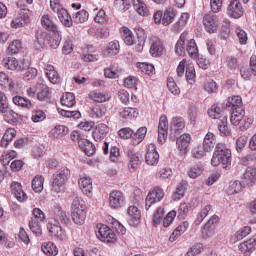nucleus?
Here are the masks:
<instances>
[{
	"instance_id": "nucleus-1",
	"label": "nucleus",
	"mask_w": 256,
	"mask_h": 256,
	"mask_svg": "<svg viewBox=\"0 0 256 256\" xmlns=\"http://www.w3.org/2000/svg\"><path fill=\"white\" fill-rule=\"evenodd\" d=\"M72 220L76 225H83L87 219V205L77 194H73V201L71 204Z\"/></svg>"
},
{
	"instance_id": "nucleus-2",
	"label": "nucleus",
	"mask_w": 256,
	"mask_h": 256,
	"mask_svg": "<svg viewBox=\"0 0 256 256\" xmlns=\"http://www.w3.org/2000/svg\"><path fill=\"white\" fill-rule=\"evenodd\" d=\"M213 167L222 165L223 169H227L231 165V150L227 149L225 144H218L211 159Z\"/></svg>"
},
{
	"instance_id": "nucleus-3",
	"label": "nucleus",
	"mask_w": 256,
	"mask_h": 256,
	"mask_svg": "<svg viewBox=\"0 0 256 256\" xmlns=\"http://www.w3.org/2000/svg\"><path fill=\"white\" fill-rule=\"evenodd\" d=\"M71 177V170L67 167H62L52 175V191L61 193L63 187L67 185V181Z\"/></svg>"
},
{
	"instance_id": "nucleus-4",
	"label": "nucleus",
	"mask_w": 256,
	"mask_h": 256,
	"mask_svg": "<svg viewBox=\"0 0 256 256\" xmlns=\"http://www.w3.org/2000/svg\"><path fill=\"white\" fill-rule=\"evenodd\" d=\"M230 122L232 125H235L236 127L237 125H239V123H241L239 129L242 131H247V129H249V127H251V125L253 124V118L245 117L244 108H237L232 110Z\"/></svg>"
},
{
	"instance_id": "nucleus-5",
	"label": "nucleus",
	"mask_w": 256,
	"mask_h": 256,
	"mask_svg": "<svg viewBox=\"0 0 256 256\" xmlns=\"http://www.w3.org/2000/svg\"><path fill=\"white\" fill-rule=\"evenodd\" d=\"M96 236L104 243H115L117 241V234L111 230L107 225L100 224L97 226Z\"/></svg>"
},
{
	"instance_id": "nucleus-6",
	"label": "nucleus",
	"mask_w": 256,
	"mask_h": 256,
	"mask_svg": "<svg viewBox=\"0 0 256 256\" xmlns=\"http://www.w3.org/2000/svg\"><path fill=\"white\" fill-rule=\"evenodd\" d=\"M214 12H209L203 16V25L207 33H217L219 31V17Z\"/></svg>"
},
{
	"instance_id": "nucleus-7",
	"label": "nucleus",
	"mask_w": 256,
	"mask_h": 256,
	"mask_svg": "<svg viewBox=\"0 0 256 256\" xmlns=\"http://www.w3.org/2000/svg\"><path fill=\"white\" fill-rule=\"evenodd\" d=\"M165 197V191L161 187H155L151 190L146 197V206L145 209L149 211L151 205H155V203H159Z\"/></svg>"
},
{
	"instance_id": "nucleus-8",
	"label": "nucleus",
	"mask_w": 256,
	"mask_h": 256,
	"mask_svg": "<svg viewBox=\"0 0 256 256\" xmlns=\"http://www.w3.org/2000/svg\"><path fill=\"white\" fill-rule=\"evenodd\" d=\"M29 23H31V11L22 9L19 12V17L12 20L11 27L13 29H21V27H27Z\"/></svg>"
},
{
	"instance_id": "nucleus-9",
	"label": "nucleus",
	"mask_w": 256,
	"mask_h": 256,
	"mask_svg": "<svg viewBox=\"0 0 256 256\" xmlns=\"http://www.w3.org/2000/svg\"><path fill=\"white\" fill-rule=\"evenodd\" d=\"M169 131V121L167 120V116L162 115L159 119L158 124V143L163 145L167 142V135Z\"/></svg>"
},
{
	"instance_id": "nucleus-10",
	"label": "nucleus",
	"mask_w": 256,
	"mask_h": 256,
	"mask_svg": "<svg viewBox=\"0 0 256 256\" xmlns=\"http://www.w3.org/2000/svg\"><path fill=\"white\" fill-rule=\"evenodd\" d=\"M125 203V196L121 191H112L109 196V207L119 209Z\"/></svg>"
},
{
	"instance_id": "nucleus-11",
	"label": "nucleus",
	"mask_w": 256,
	"mask_h": 256,
	"mask_svg": "<svg viewBox=\"0 0 256 256\" xmlns=\"http://www.w3.org/2000/svg\"><path fill=\"white\" fill-rule=\"evenodd\" d=\"M150 44V55L152 57H161L163 55V43L155 36H151L149 39Z\"/></svg>"
},
{
	"instance_id": "nucleus-12",
	"label": "nucleus",
	"mask_w": 256,
	"mask_h": 256,
	"mask_svg": "<svg viewBox=\"0 0 256 256\" xmlns=\"http://www.w3.org/2000/svg\"><path fill=\"white\" fill-rule=\"evenodd\" d=\"M228 15L233 19H239V17L243 16V6L241 5V1L239 0H230V4L228 6Z\"/></svg>"
},
{
	"instance_id": "nucleus-13",
	"label": "nucleus",
	"mask_w": 256,
	"mask_h": 256,
	"mask_svg": "<svg viewBox=\"0 0 256 256\" xmlns=\"http://www.w3.org/2000/svg\"><path fill=\"white\" fill-rule=\"evenodd\" d=\"M147 165H157L159 163V153L155 144H149L145 156Z\"/></svg>"
},
{
	"instance_id": "nucleus-14",
	"label": "nucleus",
	"mask_w": 256,
	"mask_h": 256,
	"mask_svg": "<svg viewBox=\"0 0 256 256\" xmlns=\"http://www.w3.org/2000/svg\"><path fill=\"white\" fill-rule=\"evenodd\" d=\"M47 229L53 237H58V239H65V233L61 226H59V221L55 219H50L47 225Z\"/></svg>"
},
{
	"instance_id": "nucleus-15",
	"label": "nucleus",
	"mask_w": 256,
	"mask_h": 256,
	"mask_svg": "<svg viewBox=\"0 0 256 256\" xmlns=\"http://www.w3.org/2000/svg\"><path fill=\"white\" fill-rule=\"evenodd\" d=\"M2 65L10 71H25V68L21 66L19 60L15 57L8 56L3 58Z\"/></svg>"
},
{
	"instance_id": "nucleus-16",
	"label": "nucleus",
	"mask_w": 256,
	"mask_h": 256,
	"mask_svg": "<svg viewBox=\"0 0 256 256\" xmlns=\"http://www.w3.org/2000/svg\"><path fill=\"white\" fill-rule=\"evenodd\" d=\"M255 247H256V239L255 238H250L238 245L239 251L244 256H251L253 251H255Z\"/></svg>"
},
{
	"instance_id": "nucleus-17",
	"label": "nucleus",
	"mask_w": 256,
	"mask_h": 256,
	"mask_svg": "<svg viewBox=\"0 0 256 256\" xmlns=\"http://www.w3.org/2000/svg\"><path fill=\"white\" fill-rule=\"evenodd\" d=\"M189 145H191V135L189 134H182L176 140V146L180 151L181 155H185L187 153V149H189Z\"/></svg>"
},
{
	"instance_id": "nucleus-18",
	"label": "nucleus",
	"mask_w": 256,
	"mask_h": 256,
	"mask_svg": "<svg viewBox=\"0 0 256 256\" xmlns=\"http://www.w3.org/2000/svg\"><path fill=\"white\" fill-rule=\"evenodd\" d=\"M78 185L84 195H91V193H93V180H91V177H81L78 181Z\"/></svg>"
},
{
	"instance_id": "nucleus-19",
	"label": "nucleus",
	"mask_w": 256,
	"mask_h": 256,
	"mask_svg": "<svg viewBox=\"0 0 256 256\" xmlns=\"http://www.w3.org/2000/svg\"><path fill=\"white\" fill-rule=\"evenodd\" d=\"M128 215H129V223L132 227H137L141 221V211L137 206L131 205L128 208Z\"/></svg>"
},
{
	"instance_id": "nucleus-20",
	"label": "nucleus",
	"mask_w": 256,
	"mask_h": 256,
	"mask_svg": "<svg viewBox=\"0 0 256 256\" xmlns=\"http://www.w3.org/2000/svg\"><path fill=\"white\" fill-rule=\"evenodd\" d=\"M243 181L248 187H253L256 185V168L250 166L246 169L243 175Z\"/></svg>"
},
{
	"instance_id": "nucleus-21",
	"label": "nucleus",
	"mask_w": 256,
	"mask_h": 256,
	"mask_svg": "<svg viewBox=\"0 0 256 256\" xmlns=\"http://www.w3.org/2000/svg\"><path fill=\"white\" fill-rule=\"evenodd\" d=\"M107 133H109V126H107V124L100 123L96 126L95 131L92 133V137L97 142L103 141Z\"/></svg>"
},
{
	"instance_id": "nucleus-22",
	"label": "nucleus",
	"mask_w": 256,
	"mask_h": 256,
	"mask_svg": "<svg viewBox=\"0 0 256 256\" xmlns=\"http://www.w3.org/2000/svg\"><path fill=\"white\" fill-rule=\"evenodd\" d=\"M62 39H63V37L61 36V31H59V28H56V30L50 31L48 43L52 49H57V47H59V45H61Z\"/></svg>"
},
{
	"instance_id": "nucleus-23",
	"label": "nucleus",
	"mask_w": 256,
	"mask_h": 256,
	"mask_svg": "<svg viewBox=\"0 0 256 256\" xmlns=\"http://www.w3.org/2000/svg\"><path fill=\"white\" fill-rule=\"evenodd\" d=\"M251 233V227L245 226L239 229L236 233H234L230 238V243L232 245H235V243H238V241H242V239H245L247 235Z\"/></svg>"
},
{
	"instance_id": "nucleus-24",
	"label": "nucleus",
	"mask_w": 256,
	"mask_h": 256,
	"mask_svg": "<svg viewBox=\"0 0 256 256\" xmlns=\"http://www.w3.org/2000/svg\"><path fill=\"white\" fill-rule=\"evenodd\" d=\"M128 158V169L131 173H135V171H137L141 165V160H139V156H137V154H135V152L132 150L128 151Z\"/></svg>"
},
{
	"instance_id": "nucleus-25",
	"label": "nucleus",
	"mask_w": 256,
	"mask_h": 256,
	"mask_svg": "<svg viewBox=\"0 0 256 256\" xmlns=\"http://www.w3.org/2000/svg\"><path fill=\"white\" fill-rule=\"evenodd\" d=\"M132 5H133V9L141 17L149 16V8H147V4H145L143 0H132Z\"/></svg>"
},
{
	"instance_id": "nucleus-26",
	"label": "nucleus",
	"mask_w": 256,
	"mask_h": 256,
	"mask_svg": "<svg viewBox=\"0 0 256 256\" xmlns=\"http://www.w3.org/2000/svg\"><path fill=\"white\" fill-rule=\"evenodd\" d=\"M185 129V121L183 118H173L170 124V133L171 135H179L181 131Z\"/></svg>"
},
{
	"instance_id": "nucleus-27",
	"label": "nucleus",
	"mask_w": 256,
	"mask_h": 256,
	"mask_svg": "<svg viewBox=\"0 0 256 256\" xmlns=\"http://www.w3.org/2000/svg\"><path fill=\"white\" fill-rule=\"evenodd\" d=\"M89 99L94 101L95 103H106V101H109L111 99V96L107 92H97L92 91L88 94Z\"/></svg>"
},
{
	"instance_id": "nucleus-28",
	"label": "nucleus",
	"mask_w": 256,
	"mask_h": 256,
	"mask_svg": "<svg viewBox=\"0 0 256 256\" xmlns=\"http://www.w3.org/2000/svg\"><path fill=\"white\" fill-rule=\"evenodd\" d=\"M45 75L49 79L50 83L53 85L59 83V73L55 71V67L51 64H48L44 68Z\"/></svg>"
},
{
	"instance_id": "nucleus-29",
	"label": "nucleus",
	"mask_w": 256,
	"mask_h": 256,
	"mask_svg": "<svg viewBox=\"0 0 256 256\" xmlns=\"http://www.w3.org/2000/svg\"><path fill=\"white\" fill-rule=\"evenodd\" d=\"M188 21H189V13H182L178 21L173 25L174 33H180V31H183Z\"/></svg>"
},
{
	"instance_id": "nucleus-30",
	"label": "nucleus",
	"mask_w": 256,
	"mask_h": 256,
	"mask_svg": "<svg viewBox=\"0 0 256 256\" xmlns=\"http://www.w3.org/2000/svg\"><path fill=\"white\" fill-rule=\"evenodd\" d=\"M57 15L64 27H73V18H71V15H69V12L65 8L60 10Z\"/></svg>"
},
{
	"instance_id": "nucleus-31",
	"label": "nucleus",
	"mask_w": 256,
	"mask_h": 256,
	"mask_svg": "<svg viewBox=\"0 0 256 256\" xmlns=\"http://www.w3.org/2000/svg\"><path fill=\"white\" fill-rule=\"evenodd\" d=\"M121 37L126 45H135V36L131 29L122 27L120 30Z\"/></svg>"
},
{
	"instance_id": "nucleus-32",
	"label": "nucleus",
	"mask_w": 256,
	"mask_h": 256,
	"mask_svg": "<svg viewBox=\"0 0 256 256\" xmlns=\"http://www.w3.org/2000/svg\"><path fill=\"white\" fill-rule=\"evenodd\" d=\"M120 73H121V70L119 69V65L117 64H112L109 67L104 69V76L107 79H117Z\"/></svg>"
},
{
	"instance_id": "nucleus-33",
	"label": "nucleus",
	"mask_w": 256,
	"mask_h": 256,
	"mask_svg": "<svg viewBox=\"0 0 256 256\" xmlns=\"http://www.w3.org/2000/svg\"><path fill=\"white\" fill-rule=\"evenodd\" d=\"M185 191H187V181H181L174 194L172 195L173 201H179L185 197Z\"/></svg>"
},
{
	"instance_id": "nucleus-34",
	"label": "nucleus",
	"mask_w": 256,
	"mask_h": 256,
	"mask_svg": "<svg viewBox=\"0 0 256 256\" xmlns=\"http://www.w3.org/2000/svg\"><path fill=\"white\" fill-rule=\"evenodd\" d=\"M67 133H69V128L65 125H57L50 131V135H52L54 139H62Z\"/></svg>"
},
{
	"instance_id": "nucleus-35",
	"label": "nucleus",
	"mask_w": 256,
	"mask_h": 256,
	"mask_svg": "<svg viewBox=\"0 0 256 256\" xmlns=\"http://www.w3.org/2000/svg\"><path fill=\"white\" fill-rule=\"evenodd\" d=\"M243 184L240 181H231L226 189L227 195H237L243 191Z\"/></svg>"
},
{
	"instance_id": "nucleus-36",
	"label": "nucleus",
	"mask_w": 256,
	"mask_h": 256,
	"mask_svg": "<svg viewBox=\"0 0 256 256\" xmlns=\"http://www.w3.org/2000/svg\"><path fill=\"white\" fill-rule=\"evenodd\" d=\"M36 97L38 101H47L49 99V87L45 84H37Z\"/></svg>"
},
{
	"instance_id": "nucleus-37",
	"label": "nucleus",
	"mask_w": 256,
	"mask_h": 256,
	"mask_svg": "<svg viewBox=\"0 0 256 256\" xmlns=\"http://www.w3.org/2000/svg\"><path fill=\"white\" fill-rule=\"evenodd\" d=\"M202 147L204 148V151H207L208 153L213 150L215 147V135L213 133L208 132L205 135Z\"/></svg>"
},
{
	"instance_id": "nucleus-38",
	"label": "nucleus",
	"mask_w": 256,
	"mask_h": 256,
	"mask_svg": "<svg viewBox=\"0 0 256 256\" xmlns=\"http://www.w3.org/2000/svg\"><path fill=\"white\" fill-rule=\"evenodd\" d=\"M76 103L77 102L75 101V94L71 92H66L62 95L61 104L64 107H68V109H71V107H75Z\"/></svg>"
},
{
	"instance_id": "nucleus-39",
	"label": "nucleus",
	"mask_w": 256,
	"mask_h": 256,
	"mask_svg": "<svg viewBox=\"0 0 256 256\" xmlns=\"http://www.w3.org/2000/svg\"><path fill=\"white\" fill-rule=\"evenodd\" d=\"M226 107H231L232 111L234 109H243V99L241 96L228 97Z\"/></svg>"
},
{
	"instance_id": "nucleus-40",
	"label": "nucleus",
	"mask_w": 256,
	"mask_h": 256,
	"mask_svg": "<svg viewBox=\"0 0 256 256\" xmlns=\"http://www.w3.org/2000/svg\"><path fill=\"white\" fill-rule=\"evenodd\" d=\"M212 209H213V206H211V204H208L202 207L199 213L197 214L196 220L194 221L195 225H201V223H203V221L205 220V217L209 215V212Z\"/></svg>"
},
{
	"instance_id": "nucleus-41",
	"label": "nucleus",
	"mask_w": 256,
	"mask_h": 256,
	"mask_svg": "<svg viewBox=\"0 0 256 256\" xmlns=\"http://www.w3.org/2000/svg\"><path fill=\"white\" fill-rule=\"evenodd\" d=\"M41 249H42L43 253H45V255H47V256H55L59 253L57 246H55V244H53V242L43 243L41 246Z\"/></svg>"
},
{
	"instance_id": "nucleus-42",
	"label": "nucleus",
	"mask_w": 256,
	"mask_h": 256,
	"mask_svg": "<svg viewBox=\"0 0 256 256\" xmlns=\"http://www.w3.org/2000/svg\"><path fill=\"white\" fill-rule=\"evenodd\" d=\"M120 116H122L123 119H135L139 117V111L137 108L126 107L120 111Z\"/></svg>"
},
{
	"instance_id": "nucleus-43",
	"label": "nucleus",
	"mask_w": 256,
	"mask_h": 256,
	"mask_svg": "<svg viewBox=\"0 0 256 256\" xmlns=\"http://www.w3.org/2000/svg\"><path fill=\"white\" fill-rule=\"evenodd\" d=\"M15 133H17V131H15L14 128H8L2 137L1 146L7 147V145H9V142L13 141V139L15 138Z\"/></svg>"
},
{
	"instance_id": "nucleus-44",
	"label": "nucleus",
	"mask_w": 256,
	"mask_h": 256,
	"mask_svg": "<svg viewBox=\"0 0 256 256\" xmlns=\"http://www.w3.org/2000/svg\"><path fill=\"white\" fill-rule=\"evenodd\" d=\"M59 115L61 117H66V119H80L81 117V112L77 110H66V109H58Z\"/></svg>"
},
{
	"instance_id": "nucleus-45",
	"label": "nucleus",
	"mask_w": 256,
	"mask_h": 256,
	"mask_svg": "<svg viewBox=\"0 0 256 256\" xmlns=\"http://www.w3.org/2000/svg\"><path fill=\"white\" fill-rule=\"evenodd\" d=\"M187 40V33H182L176 43L175 51L181 56L185 53V41Z\"/></svg>"
},
{
	"instance_id": "nucleus-46",
	"label": "nucleus",
	"mask_w": 256,
	"mask_h": 256,
	"mask_svg": "<svg viewBox=\"0 0 256 256\" xmlns=\"http://www.w3.org/2000/svg\"><path fill=\"white\" fill-rule=\"evenodd\" d=\"M186 51L192 59H196V57H198L199 50L197 49V43H195V40L193 39L189 40L186 46Z\"/></svg>"
},
{
	"instance_id": "nucleus-47",
	"label": "nucleus",
	"mask_w": 256,
	"mask_h": 256,
	"mask_svg": "<svg viewBox=\"0 0 256 256\" xmlns=\"http://www.w3.org/2000/svg\"><path fill=\"white\" fill-rule=\"evenodd\" d=\"M1 113L4 114V118H5V121H7V123H10V124L17 123V120L19 119V114H17L15 111L10 109L9 106H7V109L5 112H1Z\"/></svg>"
},
{
	"instance_id": "nucleus-48",
	"label": "nucleus",
	"mask_w": 256,
	"mask_h": 256,
	"mask_svg": "<svg viewBox=\"0 0 256 256\" xmlns=\"http://www.w3.org/2000/svg\"><path fill=\"white\" fill-rule=\"evenodd\" d=\"M12 101H13L14 105H17L18 107H24L26 109H31V107L33 105L31 103V100L26 99L21 96H14Z\"/></svg>"
},
{
	"instance_id": "nucleus-49",
	"label": "nucleus",
	"mask_w": 256,
	"mask_h": 256,
	"mask_svg": "<svg viewBox=\"0 0 256 256\" xmlns=\"http://www.w3.org/2000/svg\"><path fill=\"white\" fill-rule=\"evenodd\" d=\"M43 183H45L43 176H35L32 180L33 191H35V193H41V191H43Z\"/></svg>"
},
{
	"instance_id": "nucleus-50",
	"label": "nucleus",
	"mask_w": 256,
	"mask_h": 256,
	"mask_svg": "<svg viewBox=\"0 0 256 256\" xmlns=\"http://www.w3.org/2000/svg\"><path fill=\"white\" fill-rule=\"evenodd\" d=\"M145 135H147V128L141 127L136 133L133 132L132 139L134 141V145H139L145 139Z\"/></svg>"
},
{
	"instance_id": "nucleus-51",
	"label": "nucleus",
	"mask_w": 256,
	"mask_h": 256,
	"mask_svg": "<svg viewBox=\"0 0 256 256\" xmlns=\"http://www.w3.org/2000/svg\"><path fill=\"white\" fill-rule=\"evenodd\" d=\"M138 69L145 75H155V66L146 62H141L137 64Z\"/></svg>"
},
{
	"instance_id": "nucleus-52",
	"label": "nucleus",
	"mask_w": 256,
	"mask_h": 256,
	"mask_svg": "<svg viewBox=\"0 0 256 256\" xmlns=\"http://www.w3.org/2000/svg\"><path fill=\"white\" fill-rule=\"evenodd\" d=\"M29 228L37 237L41 236L43 233V228H41V221L36 219H31L29 222Z\"/></svg>"
},
{
	"instance_id": "nucleus-53",
	"label": "nucleus",
	"mask_w": 256,
	"mask_h": 256,
	"mask_svg": "<svg viewBox=\"0 0 256 256\" xmlns=\"http://www.w3.org/2000/svg\"><path fill=\"white\" fill-rule=\"evenodd\" d=\"M175 19V12L173 9L169 8L165 10L163 16H162V24L167 27L168 25H171L173 23V20Z\"/></svg>"
},
{
	"instance_id": "nucleus-54",
	"label": "nucleus",
	"mask_w": 256,
	"mask_h": 256,
	"mask_svg": "<svg viewBox=\"0 0 256 256\" xmlns=\"http://www.w3.org/2000/svg\"><path fill=\"white\" fill-rule=\"evenodd\" d=\"M72 19L74 21V23H85V21H87V19H89V13L85 10H80L78 12H76L75 14H73Z\"/></svg>"
},
{
	"instance_id": "nucleus-55",
	"label": "nucleus",
	"mask_w": 256,
	"mask_h": 256,
	"mask_svg": "<svg viewBox=\"0 0 256 256\" xmlns=\"http://www.w3.org/2000/svg\"><path fill=\"white\" fill-rule=\"evenodd\" d=\"M203 173V165L196 164L188 170V176L190 179H197Z\"/></svg>"
},
{
	"instance_id": "nucleus-56",
	"label": "nucleus",
	"mask_w": 256,
	"mask_h": 256,
	"mask_svg": "<svg viewBox=\"0 0 256 256\" xmlns=\"http://www.w3.org/2000/svg\"><path fill=\"white\" fill-rule=\"evenodd\" d=\"M108 55H118L119 51H121V46L119 45V41L114 40L111 41L106 47Z\"/></svg>"
},
{
	"instance_id": "nucleus-57",
	"label": "nucleus",
	"mask_w": 256,
	"mask_h": 256,
	"mask_svg": "<svg viewBox=\"0 0 256 256\" xmlns=\"http://www.w3.org/2000/svg\"><path fill=\"white\" fill-rule=\"evenodd\" d=\"M131 3H133V0H115L114 6L118 11H127L131 8Z\"/></svg>"
},
{
	"instance_id": "nucleus-58",
	"label": "nucleus",
	"mask_w": 256,
	"mask_h": 256,
	"mask_svg": "<svg viewBox=\"0 0 256 256\" xmlns=\"http://www.w3.org/2000/svg\"><path fill=\"white\" fill-rule=\"evenodd\" d=\"M215 235V226H209V224H205L201 230L202 239H211Z\"/></svg>"
},
{
	"instance_id": "nucleus-59",
	"label": "nucleus",
	"mask_w": 256,
	"mask_h": 256,
	"mask_svg": "<svg viewBox=\"0 0 256 256\" xmlns=\"http://www.w3.org/2000/svg\"><path fill=\"white\" fill-rule=\"evenodd\" d=\"M41 23L49 31H55L56 29H58L57 24L53 23V20H51V17H49V15H43L41 18Z\"/></svg>"
},
{
	"instance_id": "nucleus-60",
	"label": "nucleus",
	"mask_w": 256,
	"mask_h": 256,
	"mask_svg": "<svg viewBox=\"0 0 256 256\" xmlns=\"http://www.w3.org/2000/svg\"><path fill=\"white\" fill-rule=\"evenodd\" d=\"M47 119V114L43 112V110H34L32 112L31 121L33 123H41V121H45Z\"/></svg>"
},
{
	"instance_id": "nucleus-61",
	"label": "nucleus",
	"mask_w": 256,
	"mask_h": 256,
	"mask_svg": "<svg viewBox=\"0 0 256 256\" xmlns=\"http://www.w3.org/2000/svg\"><path fill=\"white\" fill-rule=\"evenodd\" d=\"M195 79V66H193L192 63H190L186 67V80L188 81V83H195Z\"/></svg>"
},
{
	"instance_id": "nucleus-62",
	"label": "nucleus",
	"mask_w": 256,
	"mask_h": 256,
	"mask_svg": "<svg viewBox=\"0 0 256 256\" xmlns=\"http://www.w3.org/2000/svg\"><path fill=\"white\" fill-rule=\"evenodd\" d=\"M165 215V209L162 207L157 208L153 215V225L154 227H157L163 221V216Z\"/></svg>"
},
{
	"instance_id": "nucleus-63",
	"label": "nucleus",
	"mask_w": 256,
	"mask_h": 256,
	"mask_svg": "<svg viewBox=\"0 0 256 256\" xmlns=\"http://www.w3.org/2000/svg\"><path fill=\"white\" fill-rule=\"evenodd\" d=\"M208 115L211 119H219V121H221V118L224 117L223 115H221V108L217 105H213L208 110Z\"/></svg>"
},
{
	"instance_id": "nucleus-64",
	"label": "nucleus",
	"mask_w": 256,
	"mask_h": 256,
	"mask_svg": "<svg viewBox=\"0 0 256 256\" xmlns=\"http://www.w3.org/2000/svg\"><path fill=\"white\" fill-rule=\"evenodd\" d=\"M37 73H38L37 68H33V67L28 68L23 75L24 81H33V79L37 77Z\"/></svg>"
}]
</instances>
